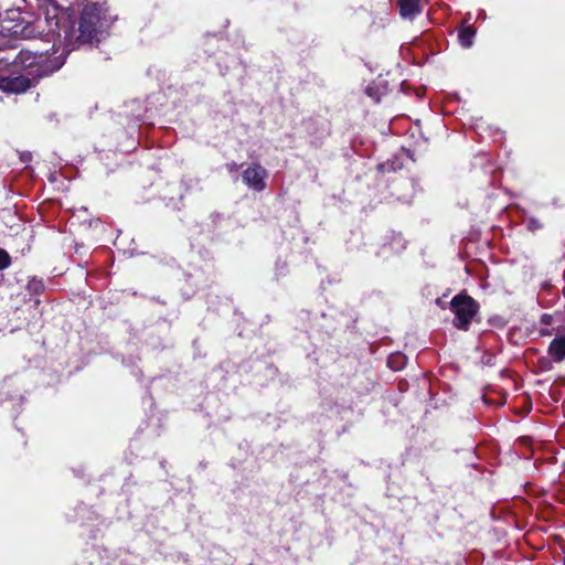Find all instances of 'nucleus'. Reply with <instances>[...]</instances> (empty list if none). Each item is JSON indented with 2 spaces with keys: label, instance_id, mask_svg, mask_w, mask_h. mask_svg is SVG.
I'll return each mask as SVG.
<instances>
[{
  "label": "nucleus",
  "instance_id": "f257e3e1",
  "mask_svg": "<svg viewBox=\"0 0 565 565\" xmlns=\"http://www.w3.org/2000/svg\"><path fill=\"white\" fill-rule=\"evenodd\" d=\"M36 28L52 42V50L71 52L81 44L99 42L111 24L108 9L100 3H87L76 22L68 8L61 7L55 0H36Z\"/></svg>",
  "mask_w": 565,
  "mask_h": 565
},
{
  "label": "nucleus",
  "instance_id": "f03ea898",
  "mask_svg": "<svg viewBox=\"0 0 565 565\" xmlns=\"http://www.w3.org/2000/svg\"><path fill=\"white\" fill-rule=\"evenodd\" d=\"M450 307L456 316L455 326L459 329L467 330L470 321L478 311L477 302L469 296L457 295L451 299Z\"/></svg>",
  "mask_w": 565,
  "mask_h": 565
},
{
  "label": "nucleus",
  "instance_id": "7ed1b4c3",
  "mask_svg": "<svg viewBox=\"0 0 565 565\" xmlns=\"http://www.w3.org/2000/svg\"><path fill=\"white\" fill-rule=\"evenodd\" d=\"M267 177V170L259 163H252L242 172L243 182L257 192L265 190Z\"/></svg>",
  "mask_w": 565,
  "mask_h": 565
},
{
  "label": "nucleus",
  "instance_id": "20e7f679",
  "mask_svg": "<svg viewBox=\"0 0 565 565\" xmlns=\"http://www.w3.org/2000/svg\"><path fill=\"white\" fill-rule=\"evenodd\" d=\"M30 79L25 76L1 77L0 88L9 93H23L30 87Z\"/></svg>",
  "mask_w": 565,
  "mask_h": 565
},
{
  "label": "nucleus",
  "instance_id": "39448f33",
  "mask_svg": "<svg viewBox=\"0 0 565 565\" xmlns=\"http://www.w3.org/2000/svg\"><path fill=\"white\" fill-rule=\"evenodd\" d=\"M42 60L43 54L33 53L28 50H21L13 62L14 64L22 67H32L33 65L41 63Z\"/></svg>",
  "mask_w": 565,
  "mask_h": 565
},
{
  "label": "nucleus",
  "instance_id": "423d86ee",
  "mask_svg": "<svg viewBox=\"0 0 565 565\" xmlns=\"http://www.w3.org/2000/svg\"><path fill=\"white\" fill-rule=\"evenodd\" d=\"M398 7L404 19L413 20L420 12L418 0H398Z\"/></svg>",
  "mask_w": 565,
  "mask_h": 565
},
{
  "label": "nucleus",
  "instance_id": "0eeeda50",
  "mask_svg": "<svg viewBox=\"0 0 565 565\" xmlns=\"http://www.w3.org/2000/svg\"><path fill=\"white\" fill-rule=\"evenodd\" d=\"M548 352L556 361H562L565 358V338L554 339L550 344Z\"/></svg>",
  "mask_w": 565,
  "mask_h": 565
},
{
  "label": "nucleus",
  "instance_id": "6e6552de",
  "mask_svg": "<svg viewBox=\"0 0 565 565\" xmlns=\"http://www.w3.org/2000/svg\"><path fill=\"white\" fill-rule=\"evenodd\" d=\"M476 31L470 25H462L458 33V40L463 47H470L473 43Z\"/></svg>",
  "mask_w": 565,
  "mask_h": 565
},
{
  "label": "nucleus",
  "instance_id": "1a4fd4ad",
  "mask_svg": "<svg viewBox=\"0 0 565 565\" xmlns=\"http://www.w3.org/2000/svg\"><path fill=\"white\" fill-rule=\"evenodd\" d=\"M405 364V356L395 354L388 358L387 365L393 370H399Z\"/></svg>",
  "mask_w": 565,
  "mask_h": 565
},
{
  "label": "nucleus",
  "instance_id": "9d476101",
  "mask_svg": "<svg viewBox=\"0 0 565 565\" xmlns=\"http://www.w3.org/2000/svg\"><path fill=\"white\" fill-rule=\"evenodd\" d=\"M10 45V39L3 33V28H0V51L4 50ZM9 57H0V64L8 62Z\"/></svg>",
  "mask_w": 565,
  "mask_h": 565
},
{
  "label": "nucleus",
  "instance_id": "9b49d317",
  "mask_svg": "<svg viewBox=\"0 0 565 565\" xmlns=\"http://www.w3.org/2000/svg\"><path fill=\"white\" fill-rule=\"evenodd\" d=\"M9 266V255L6 250L0 249V270Z\"/></svg>",
  "mask_w": 565,
  "mask_h": 565
},
{
  "label": "nucleus",
  "instance_id": "f8f14e48",
  "mask_svg": "<svg viewBox=\"0 0 565 565\" xmlns=\"http://www.w3.org/2000/svg\"><path fill=\"white\" fill-rule=\"evenodd\" d=\"M542 227V224L540 221L535 220V218H530L529 222H527V228L531 230V231H535V230H539Z\"/></svg>",
  "mask_w": 565,
  "mask_h": 565
},
{
  "label": "nucleus",
  "instance_id": "ddd939ff",
  "mask_svg": "<svg viewBox=\"0 0 565 565\" xmlns=\"http://www.w3.org/2000/svg\"><path fill=\"white\" fill-rule=\"evenodd\" d=\"M42 287L43 286H42V282L40 280L33 279V280H31L29 282V288L34 290V291H36V292L40 291L42 289Z\"/></svg>",
  "mask_w": 565,
  "mask_h": 565
},
{
  "label": "nucleus",
  "instance_id": "4468645a",
  "mask_svg": "<svg viewBox=\"0 0 565 565\" xmlns=\"http://www.w3.org/2000/svg\"><path fill=\"white\" fill-rule=\"evenodd\" d=\"M541 321L544 323V324H550L551 321H552V317L550 315H543L542 318H541Z\"/></svg>",
  "mask_w": 565,
  "mask_h": 565
},
{
  "label": "nucleus",
  "instance_id": "2eb2a0df",
  "mask_svg": "<svg viewBox=\"0 0 565 565\" xmlns=\"http://www.w3.org/2000/svg\"><path fill=\"white\" fill-rule=\"evenodd\" d=\"M227 169H228L230 172H234V171H237L238 166L235 162H231V163L227 164Z\"/></svg>",
  "mask_w": 565,
  "mask_h": 565
}]
</instances>
